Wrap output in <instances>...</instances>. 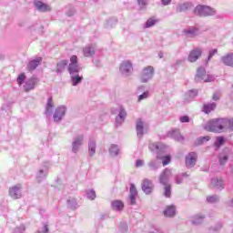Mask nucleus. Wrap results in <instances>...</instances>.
<instances>
[{
    "label": "nucleus",
    "instance_id": "nucleus-1",
    "mask_svg": "<svg viewBox=\"0 0 233 233\" xmlns=\"http://www.w3.org/2000/svg\"><path fill=\"white\" fill-rule=\"evenodd\" d=\"M228 127V121L227 118H216L208 122L204 126V129L208 132H215L217 134H221Z\"/></svg>",
    "mask_w": 233,
    "mask_h": 233
},
{
    "label": "nucleus",
    "instance_id": "nucleus-2",
    "mask_svg": "<svg viewBox=\"0 0 233 233\" xmlns=\"http://www.w3.org/2000/svg\"><path fill=\"white\" fill-rule=\"evenodd\" d=\"M195 15L198 17H211L212 15H216V9L208 6V5H198L194 8Z\"/></svg>",
    "mask_w": 233,
    "mask_h": 233
},
{
    "label": "nucleus",
    "instance_id": "nucleus-3",
    "mask_svg": "<svg viewBox=\"0 0 233 233\" xmlns=\"http://www.w3.org/2000/svg\"><path fill=\"white\" fill-rule=\"evenodd\" d=\"M216 77L212 75H207V71L205 70V67H198L197 70V75L195 76V81L197 83H199L201 81H204V83H212Z\"/></svg>",
    "mask_w": 233,
    "mask_h": 233
},
{
    "label": "nucleus",
    "instance_id": "nucleus-4",
    "mask_svg": "<svg viewBox=\"0 0 233 233\" xmlns=\"http://www.w3.org/2000/svg\"><path fill=\"white\" fill-rule=\"evenodd\" d=\"M119 71L122 76L125 77H128V76H132V72H134V66L130 60H125L120 64Z\"/></svg>",
    "mask_w": 233,
    "mask_h": 233
},
{
    "label": "nucleus",
    "instance_id": "nucleus-5",
    "mask_svg": "<svg viewBox=\"0 0 233 233\" xmlns=\"http://www.w3.org/2000/svg\"><path fill=\"white\" fill-rule=\"evenodd\" d=\"M154 66H147L144 67L140 76L141 83H148V81L154 77Z\"/></svg>",
    "mask_w": 233,
    "mask_h": 233
},
{
    "label": "nucleus",
    "instance_id": "nucleus-6",
    "mask_svg": "<svg viewBox=\"0 0 233 233\" xmlns=\"http://www.w3.org/2000/svg\"><path fill=\"white\" fill-rule=\"evenodd\" d=\"M67 70H68L70 76H75V75H77L78 72H81V67L77 64V56L73 55L70 57V64L68 66Z\"/></svg>",
    "mask_w": 233,
    "mask_h": 233
},
{
    "label": "nucleus",
    "instance_id": "nucleus-7",
    "mask_svg": "<svg viewBox=\"0 0 233 233\" xmlns=\"http://www.w3.org/2000/svg\"><path fill=\"white\" fill-rule=\"evenodd\" d=\"M85 142V136L84 135H77L73 138L72 142V152L73 154H77L79 152V148H81V146Z\"/></svg>",
    "mask_w": 233,
    "mask_h": 233
},
{
    "label": "nucleus",
    "instance_id": "nucleus-8",
    "mask_svg": "<svg viewBox=\"0 0 233 233\" xmlns=\"http://www.w3.org/2000/svg\"><path fill=\"white\" fill-rule=\"evenodd\" d=\"M66 114V106H64V105L59 106L55 110V113L53 115V119H54L55 123H59V122L63 121V117H65Z\"/></svg>",
    "mask_w": 233,
    "mask_h": 233
},
{
    "label": "nucleus",
    "instance_id": "nucleus-9",
    "mask_svg": "<svg viewBox=\"0 0 233 233\" xmlns=\"http://www.w3.org/2000/svg\"><path fill=\"white\" fill-rule=\"evenodd\" d=\"M117 112L118 115L116 117L115 126L121 127L125 123V119H127V110H125V107L119 106Z\"/></svg>",
    "mask_w": 233,
    "mask_h": 233
},
{
    "label": "nucleus",
    "instance_id": "nucleus-10",
    "mask_svg": "<svg viewBox=\"0 0 233 233\" xmlns=\"http://www.w3.org/2000/svg\"><path fill=\"white\" fill-rule=\"evenodd\" d=\"M202 54L203 50H201V47H196L189 52V55L187 56V61L189 63H196V61L201 57Z\"/></svg>",
    "mask_w": 233,
    "mask_h": 233
},
{
    "label": "nucleus",
    "instance_id": "nucleus-11",
    "mask_svg": "<svg viewBox=\"0 0 233 233\" xmlns=\"http://www.w3.org/2000/svg\"><path fill=\"white\" fill-rule=\"evenodd\" d=\"M39 83V78L37 76H32L25 81L24 85L25 92H30V90H34L35 88V85Z\"/></svg>",
    "mask_w": 233,
    "mask_h": 233
},
{
    "label": "nucleus",
    "instance_id": "nucleus-12",
    "mask_svg": "<svg viewBox=\"0 0 233 233\" xmlns=\"http://www.w3.org/2000/svg\"><path fill=\"white\" fill-rule=\"evenodd\" d=\"M196 161H198V154L196 152H190L186 157V167L187 168H193V167H196Z\"/></svg>",
    "mask_w": 233,
    "mask_h": 233
},
{
    "label": "nucleus",
    "instance_id": "nucleus-13",
    "mask_svg": "<svg viewBox=\"0 0 233 233\" xmlns=\"http://www.w3.org/2000/svg\"><path fill=\"white\" fill-rule=\"evenodd\" d=\"M172 176V170L169 168H165L159 177V183L161 185H168L170 177Z\"/></svg>",
    "mask_w": 233,
    "mask_h": 233
},
{
    "label": "nucleus",
    "instance_id": "nucleus-14",
    "mask_svg": "<svg viewBox=\"0 0 233 233\" xmlns=\"http://www.w3.org/2000/svg\"><path fill=\"white\" fill-rule=\"evenodd\" d=\"M137 94L138 96L137 101L141 103L144 99H148L150 97V92L145 91V86H140L137 87Z\"/></svg>",
    "mask_w": 233,
    "mask_h": 233
},
{
    "label": "nucleus",
    "instance_id": "nucleus-15",
    "mask_svg": "<svg viewBox=\"0 0 233 233\" xmlns=\"http://www.w3.org/2000/svg\"><path fill=\"white\" fill-rule=\"evenodd\" d=\"M142 190L147 196L150 195V193L154 190V184L152 183V180L145 178L142 183Z\"/></svg>",
    "mask_w": 233,
    "mask_h": 233
},
{
    "label": "nucleus",
    "instance_id": "nucleus-16",
    "mask_svg": "<svg viewBox=\"0 0 233 233\" xmlns=\"http://www.w3.org/2000/svg\"><path fill=\"white\" fill-rule=\"evenodd\" d=\"M9 196L13 198V199H19V198H21V184H17L9 188Z\"/></svg>",
    "mask_w": 233,
    "mask_h": 233
},
{
    "label": "nucleus",
    "instance_id": "nucleus-17",
    "mask_svg": "<svg viewBox=\"0 0 233 233\" xmlns=\"http://www.w3.org/2000/svg\"><path fill=\"white\" fill-rule=\"evenodd\" d=\"M210 185L213 188H216V190H223V188H225V182L218 177L211 178Z\"/></svg>",
    "mask_w": 233,
    "mask_h": 233
},
{
    "label": "nucleus",
    "instance_id": "nucleus-18",
    "mask_svg": "<svg viewBox=\"0 0 233 233\" xmlns=\"http://www.w3.org/2000/svg\"><path fill=\"white\" fill-rule=\"evenodd\" d=\"M83 54L85 57H94L96 55V46L88 45L83 48Z\"/></svg>",
    "mask_w": 233,
    "mask_h": 233
},
{
    "label": "nucleus",
    "instance_id": "nucleus-19",
    "mask_svg": "<svg viewBox=\"0 0 233 233\" xmlns=\"http://www.w3.org/2000/svg\"><path fill=\"white\" fill-rule=\"evenodd\" d=\"M183 33L187 37H196L199 35V29L196 26H189L187 29H184Z\"/></svg>",
    "mask_w": 233,
    "mask_h": 233
},
{
    "label": "nucleus",
    "instance_id": "nucleus-20",
    "mask_svg": "<svg viewBox=\"0 0 233 233\" xmlns=\"http://www.w3.org/2000/svg\"><path fill=\"white\" fill-rule=\"evenodd\" d=\"M136 198H137V189L134 184L130 185L129 188V203L130 205L136 204Z\"/></svg>",
    "mask_w": 233,
    "mask_h": 233
},
{
    "label": "nucleus",
    "instance_id": "nucleus-21",
    "mask_svg": "<svg viewBox=\"0 0 233 233\" xmlns=\"http://www.w3.org/2000/svg\"><path fill=\"white\" fill-rule=\"evenodd\" d=\"M41 61H43V58L41 57H37L34 60L29 61L27 65V70L29 72H33V70H35V68H37L39 65H41Z\"/></svg>",
    "mask_w": 233,
    "mask_h": 233
},
{
    "label": "nucleus",
    "instance_id": "nucleus-22",
    "mask_svg": "<svg viewBox=\"0 0 233 233\" xmlns=\"http://www.w3.org/2000/svg\"><path fill=\"white\" fill-rule=\"evenodd\" d=\"M34 5H35L36 10H39V12H50L49 5L41 1L35 0Z\"/></svg>",
    "mask_w": 233,
    "mask_h": 233
},
{
    "label": "nucleus",
    "instance_id": "nucleus-23",
    "mask_svg": "<svg viewBox=\"0 0 233 233\" xmlns=\"http://www.w3.org/2000/svg\"><path fill=\"white\" fill-rule=\"evenodd\" d=\"M136 130H137V136L138 137H143V134H144L143 130H145V123L141 118H138L137 120Z\"/></svg>",
    "mask_w": 233,
    "mask_h": 233
},
{
    "label": "nucleus",
    "instance_id": "nucleus-24",
    "mask_svg": "<svg viewBox=\"0 0 233 233\" xmlns=\"http://www.w3.org/2000/svg\"><path fill=\"white\" fill-rule=\"evenodd\" d=\"M165 218H174L176 216V206L169 205L166 207V209L163 212Z\"/></svg>",
    "mask_w": 233,
    "mask_h": 233
},
{
    "label": "nucleus",
    "instance_id": "nucleus-25",
    "mask_svg": "<svg viewBox=\"0 0 233 233\" xmlns=\"http://www.w3.org/2000/svg\"><path fill=\"white\" fill-rule=\"evenodd\" d=\"M167 137H172V139H175L176 141H183V139H185L178 129L169 131Z\"/></svg>",
    "mask_w": 233,
    "mask_h": 233
},
{
    "label": "nucleus",
    "instance_id": "nucleus-26",
    "mask_svg": "<svg viewBox=\"0 0 233 233\" xmlns=\"http://www.w3.org/2000/svg\"><path fill=\"white\" fill-rule=\"evenodd\" d=\"M221 61L226 66H231L233 68V53L222 56Z\"/></svg>",
    "mask_w": 233,
    "mask_h": 233
},
{
    "label": "nucleus",
    "instance_id": "nucleus-27",
    "mask_svg": "<svg viewBox=\"0 0 233 233\" xmlns=\"http://www.w3.org/2000/svg\"><path fill=\"white\" fill-rule=\"evenodd\" d=\"M193 5L190 2H186L184 4H179L177 6V12H187V10H190L193 8Z\"/></svg>",
    "mask_w": 233,
    "mask_h": 233
},
{
    "label": "nucleus",
    "instance_id": "nucleus-28",
    "mask_svg": "<svg viewBox=\"0 0 233 233\" xmlns=\"http://www.w3.org/2000/svg\"><path fill=\"white\" fill-rule=\"evenodd\" d=\"M196 97H198V90H196V89L189 90L186 94L185 102L190 103V101H194V99H196Z\"/></svg>",
    "mask_w": 233,
    "mask_h": 233
},
{
    "label": "nucleus",
    "instance_id": "nucleus-29",
    "mask_svg": "<svg viewBox=\"0 0 233 233\" xmlns=\"http://www.w3.org/2000/svg\"><path fill=\"white\" fill-rule=\"evenodd\" d=\"M54 110V102L52 101V97L47 98V103L46 106V116H52V112Z\"/></svg>",
    "mask_w": 233,
    "mask_h": 233
},
{
    "label": "nucleus",
    "instance_id": "nucleus-30",
    "mask_svg": "<svg viewBox=\"0 0 233 233\" xmlns=\"http://www.w3.org/2000/svg\"><path fill=\"white\" fill-rule=\"evenodd\" d=\"M216 106H218V105L215 102L205 104L203 106V112L205 114H210V112L216 110Z\"/></svg>",
    "mask_w": 233,
    "mask_h": 233
},
{
    "label": "nucleus",
    "instance_id": "nucleus-31",
    "mask_svg": "<svg viewBox=\"0 0 233 233\" xmlns=\"http://www.w3.org/2000/svg\"><path fill=\"white\" fill-rule=\"evenodd\" d=\"M109 154L113 157H116V156H119L121 154V151L119 150V146L116 144H112L109 148Z\"/></svg>",
    "mask_w": 233,
    "mask_h": 233
},
{
    "label": "nucleus",
    "instance_id": "nucleus-32",
    "mask_svg": "<svg viewBox=\"0 0 233 233\" xmlns=\"http://www.w3.org/2000/svg\"><path fill=\"white\" fill-rule=\"evenodd\" d=\"M67 65H68V60L60 61L56 66L57 74H61L62 72H65V68H66Z\"/></svg>",
    "mask_w": 233,
    "mask_h": 233
},
{
    "label": "nucleus",
    "instance_id": "nucleus-33",
    "mask_svg": "<svg viewBox=\"0 0 233 233\" xmlns=\"http://www.w3.org/2000/svg\"><path fill=\"white\" fill-rule=\"evenodd\" d=\"M81 81H83L82 76H79L78 74L71 75V82L73 86H77Z\"/></svg>",
    "mask_w": 233,
    "mask_h": 233
},
{
    "label": "nucleus",
    "instance_id": "nucleus-34",
    "mask_svg": "<svg viewBox=\"0 0 233 233\" xmlns=\"http://www.w3.org/2000/svg\"><path fill=\"white\" fill-rule=\"evenodd\" d=\"M113 210H123L125 204L121 200H115L111 203Z\"/></svg>",
    "mask_w": 233,
    "mask_h": 233
},
{
    "label": "nucleus",
    "instance_id": "nucleus-35",
    "mask_svg": "<svg viewBox=\"0 0 233 233\" xmlns=\"http://www.w3.org/2000/svg\"><path fill=\"white\" fill-rule=\"evenodd\" d=\"M88 152L90 157H94V155L96 154V141L89 140L88 142Z\"/></svg>",
    "mask_w": 233,
    "mask_h": 233
},
{
    "label": "nucleus",
    "instance_id": "nucleus-36",
    "mask_svg": "<svg viewBox=\"0 0 233 233\" xmlns=\"http://www.w3.org/2000/svg\"><path fill=\"white\" fill-rule=\"evenodd\" d=\"M46 176H48V173H46V171H45V169H40L36 173V179H37L38 183H41V181H43V179H46Z\"/></svg>",
    "mask_w": 233,
    "mask_h": 233
},
{
    "label": "nucleus",
    "instance_id": "nucleus-37",
    "mask_svg": "<svg viewBox=\"0 0 233 233\" xmlns=\"http://www.w3.org/2000/svg\"><path fill=\"white\" fill-rule=\"evenodd\" d=\"M204 219H205L204 215H196L193 217L191 222L193 223V225H201Z\"/></svg>",
    "mask_w": 233,
    "mask_h": 233
},
{
    "label": "nucleus",
    "instance_id": "nucleus-38",
    "mask_svg": "<svg viewBox=\"0 0 233 233\" xmlns=\"http://www.w3.org/2000/svg\"><path fill=\"white\" fill-rule=\"evenodd\" d=\"M218 161L220 165H226L227 161H228V154L220 153L218 156Z\"/></svg>",
    "mask_w": 233,
    "mask_h": 233
},
{
    "label": "nucleus",
    "instance_id": "nucleus-39",
    "mask_svg": "<svg viewBox=\"0 0 233 233\" xmlns=\"http://www.w3.org/2000/svg\"><path fill=\"white\" fill-rule=\"evenodd\" d=\"M67 207L71 210H76L77 208V199L76 198H71L67 200Z\"/></svg>",
    "mask_w": 233,
    "mask_h": 233
},
{
    "label": "nucleus",
    "instance_id": "nucleus-40",
    "mask_svg": "<svg viewBox=\"0 0 233 233\" xmlns=\"http://www.w3.org/2000/svg\"><path fill=\"white\" fill-rule=\"evenodd\" d=\"M0 114L1 116H5V117H10V116L12 115V110H10V107L8 106H2Z\"/></svg>",
    "mask_w": 233,
    "mask_h": 233
},
{
    "label": "nucleus",
    "instance_id": "nucleus-41",
    "mask_svg": "<svg viewBox=\"0 0 233 233\" xmlns=\"http://www.w3.org/2000/svg\"><path fill=\"white\" fill-rule=\"evenodd\" d=\"M164 196L165 198H170L172 196V187L170 184L164 185Z\"/></svg>",
    "mask_w": 233,
    "mask_h": 233
},
{
    "label": "nucleus",
    "instance_id": "nucleus-42",
    "mask_svg": "<svg viewBox=\"0 0 233 233\" xmlns=\"http://www.w3.org/2000/svg\"><path fill=\"white\" fill-rule=\"evenodd\" d=\"M156 23H157V20L154 18H149L145 23L144 28H152V26L156 25Z\"/></svg>",
    "mask_w": 233,
    "mask_h": 233
},
{
    "label": "nucleus",
    "instance_id": "nucleus-43",
    "mask_svg": "<svg viewBox=\"0 0 233 233\" xmlns=\"http://www.w3.org/2000/svg\"><path fill=\"white\" fill-rule=\"evenodd\" d=\"M184 177H188V175L187 173H182L181 175L176 176L175 180L177 185H181V183H183Z\"/></svg>",
    "mask_w": 233,
    "mask_h": 233
},
{
    "label": "nucleus",
    "instance_id": "nucleus-44",
    "mask_svg": "<svg viewBox=\"0 0 233 233\" xmlns=\"http://www.w3.org/2000/svg\"><path fill=\"white\" fill-rule=\"evenodd\" d=\"M148 167L151 170H157L159 168V162L157 160H151L148 163Z\"/></svg>",
    "mask_w": 233,
    "mask_h": 233
},
{
    "label": "nucleus",
    "instance_id": "nucleus-45",
    "mask_svg": "<svg viewBox=\"0 0 233 233\" xmlns=\"http://www.w3.org/2000/svg\"><path fill=\"white\" fill-rule=\"evenodd\" d=\"M163 148V144L161 143H154L149 145V149L154 152V150H161Z\"/></svg>",
    "mask_w": 233,
    "mask_h": 233
},
{
    "label": "nucleus",
    "instance_id": "nucleus-46",
    "mask_svg": "<svg viewBox=\"0 0 233 233\" xmlns=\"http://www.w3.org/2000/svg\"><path fill=\"white\" fill-rule=\"evenodd\" d=\"M139 10H147V6H148L147 0H137Z\"/></svg>",
    "mask_w": 233,
    "mask_h": 233
},
{
    "label": "nucleus",
    "instance_id": "nucleus-47",
    "mask_svg": "<svg viewBox=\"0 0 233 233\" xmlns=\"http://www.w3.org/2000/svg\"><path fill=\"white\" fill-rule=\"evenodd\" d=\"M207 141H210V137H200L197 139L196 145H203V143H207Z\"/></svg>",
    "mask_w": 233,
    "mask_h": 233
},
{
    "label": "nucleus",
    "instance_id": "nucleus-48",
    "mask_svg": "<svg viewBox=\"0 0 233 233\" xmlns=\"http://www.w3.org/2000/svg\"><path fill=\"white\" fill-rule=\"evenodd\" d=\"M86 198L87 199H91V201H94V199H96V191L94 189H88L86 191Z\"/></svg>",
    "mask_w": 233,
    "mask_h": 233
},
{
    "label": "nucleus",
    "instance_id": "nucleus-49",
    "mask_svg": "<svg viewBox=\"0 0 233 233\" xmlns=\"http://www.w3.org/2000/svg\"><path fill=\"white\" fill-rule=\"evenodd\" d=\"M208 203H218L219 201V197L218 195H213L207 197Z\"/></svg>",
    "mask_w": 233,
    "mask_h": 233
},
{
    "label": "nucleus",
    "instance_id": "nucleus-50",
    "mask_svg": "<svg viewBox=\"0 0 233 233\" xmlns=\"http://www.w3.org/2000/svg\"><path fill=\"white\" fill-rule=\"evenodd\" d=\"M170 161H172V157H170V155H167L165 157H162V165H163V167H167V165H168L170 163Z\"/></svg>",
    "mask_w": 233,
    "mask_h": 233
},
{
    "label": "nucleus",
    "instance_id": "nucleus-51",
    "mask_svg": "<svg viewBox=\"0 0 233 233\" xmlns=\"http://www.w3.org/2000/svg\"><path fill=\"white\" fill-rule=\"evenodd\" d=\"M221 145H225V137H218L215 142V147H221Z\"/></svg>",
    "mask_w": 233,
    "mask_h": 233
},
{
    "label": "nucleus",
    "instance_id": "nucleus-52",
    "mask_svg": "<svg viewBox=\"0 0 233 233\" xmlns=\"http://www.w3.org/2000/svg\"><path fill=\"white\" fill-rule=\"evenodd\" d=\"M117 23V18H110L107 21V24L106 25V28H110L113 25H116Z\"/></svg>",
    "mask_w": 233,
    "mask_h": 233
},
{
    "label": "nucleus",
    "instance_id": "nucleus-53",
    "mask_svg": "<svg viewBox=\"0 0 233 233\" xmlns=\"http://www.w3.org/2000/svg\"><path fill=\"white\" fill-rule=\"evenodd\" d=\"M25 79H26V76L25 74H21L17 77V83L19 86L23 85L25 83Z\"/></svg>",
    "mask_w": 233,
    "mask_h": 233
},
{
    "label": "nucleus",
    "instance_id": "nucleus-54",
    "mask_svg": "<svg viewBox=\"0 0 233 233\" xmlns=\"http://www.w3.org/2000/svg\"><path fill=\"white\" fill-rule=\"evenodd\" d=\"M37 233H50V230L48 229V225L45 224L43 228H40L38 229Z\"/></svg>",
    "mask_w": 233,
    "mask_h": 233
},
{
    "label": "nucleus",
    "instance_id": "nucleus-55",
    "mask_svg": "<svg viewBox=\"0 0 233 233\" xmlns=\"http://www.w3.org/2000/svg\"><path fill=\"white\" fill-rule=\"evenodd\" d=\"M216 54H218V49H212L209 51L208 56V61H210V59H212V57H214V56H216Z\"/></svg>",
    "mask_w": 233,
    "mask_h": 233
},
{
    "label": "nucleus",
    "instance_id": "nucleus-56",
    "mask_svg": "<svg viewBox=\"0 0 233 233\" xmlns=\"http://www.w3.org/2000/svg\"><path fill=\"white\" fill-rule=\"evenodd\" d=\"M180 123H190V117L188 116H182L179 117Z\"/></svg>",
    "mask_w": 233,
    "mask_h": 233
},
{
    "label": "nucleus",
    "instance_id": "nucleus-57",
    "mask_svg": "<svg viewBox=\"0 0 233 233\" xmlns=\"http://www.w3.org/2000/svg\"><path fill=\"white\" fill-rule=\"evenodd\" d=\"M25 230V228L24 225L15 228V230L13 231V233H24Z\"/></svg>",
    "mask_w": 233,
    "mask_h": 233
},
{
    "label": "nucleus",
    "instance_id": "nucleus-58",
    "mask_svg": "<svg viewBox=\"0 0 233 233\" xmlns=\"http://www.w3.org/2000/svg\"><path fill=\"white\" fill-rule=\"evenodd\" d=\"M49 168H50V162H45L43 164V168L41 169L44 170V172H46L48 174Z\"/></svg>",
    "mask_w": 233,
    "mask_h": 233
},
{
    "label": "nucleus",
    "instance_id": "nucleus-59",
    "mask_svg": "<svg viewBox=\"0 0 233 233\" xmlns=\"http://www.w3.org/2000/svg\"><path fill=\"white\" fill-rule=\"evenodd\" d=\"M119 228L122 233H125L128 230V226H127V224H120Z\"/></svg>",
    "mask_w": 233,
    "mask_h": 233
},
{
    "label": "nucleus",
    "instance_id": "nucleus-60",
    "mask_svg": "<svg viewBox=\"0 0 233 233\" xmlns=\"http://www.w3.org/2000/svg\"><path fill=\"white\" fill-rule=\"evenodd\" d=\"M228 121V127L229 130H233V117L232 118H227Z\"/></svg>",
    "mask_w": 233,
    "mask_h": 233
},
{
    "label": "nucleus",
    "instance_id": "nucleus-61",
    "mask_svg": "<svg viewBox=\"0 0 233 233\" xmlns=\"http://www.w3.org/2000/svg\"><path fill=\"white\" fill-rule=\"evenodd\" d=\"M74 14H76V9L74 7H71L67 12H66V15H68V17H72V15H74Z\"/></svg>",
    "mask_w": 233,
    "mask_h": 233
},
{
    "label": "nucleus",
    "instance_id": "nucleus-62",
    "mask_svg": "<svg viewBox=\"0 0 233 233\" xmlns=\"http://www.w3.org/2000/svg\"><path fill=\"white\" fill-rule=\"evenodd\" d=\"M144 165H145V162L141 159H138V160L136 161L137 168H139V167H143Z\"/></svg>",
    "mask_w": 233,
    "mask_h": 233
},
{
    "label": "nucleus",
    "instance_id": "nucleus-63",
    "mask_svg": "<svg viewBox=\"0 0 233 233\" xmlns=\"http://www.w3.org/2000/svg\"><path fill=\"white\" fill-rule=\"evenodd\" d=\"M170 3H172V0H161V4L163 5V6H168Z\"/></svg>",
    "mask_w": 233,
    "mask_h": 233
},
{
    "label": "nucleus",
    "instance_id": "nucleus-64",
    "mask_svg": "<svg viewBox=\"0 0 233 233\" xmlns=\"http://www.w3.org/2000/svg\"><path fill=\"white\" fill-rule=\"evenodd\" d=\"M183 65V59H177L175 64H174V66H179Z\"/></svg>",
    "mask_w": 233,
    "mask_h": 233
}]
</instances>
